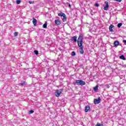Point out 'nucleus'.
<instances>
[{
  "label": "nucleus",
  "mask_w": 126,
  "mask_h": 126,
  "mask_svg": "<svg viewBox=\"0 0 126 126\" xmlns=\"http://www.w3.org/2000/svg\"><path fill=\"white\" fill-rule=\"evenodd\" d=\"M113 45H114V47H118V46H119V45H120V42H119V41L116 40L114 41Z\"/></svg>",
  "instance_id": "obj_8"
},
{
  "label": "nucleus",
  "mask_w": 126,
  "mask_h": 126,
  "mask_svg": "<svg viewBox=\"0 0 126 126\" xmlns=\"http://www.w3.org/2000/svg\"><path fill=\"white\" fill-rule=\"evenodd\" d=\"M68 4L69 7L70 8V7H71V5H70V4H68Z\"/></svg>",
  "instance_id": "obj_29"
},
{
  "label": "nucleus",
  "mask_w": 126,
  "mask_h": 126,
  "mask_svg": "<svg viewBox=\"0 0 126 126\" xmlns=\"http://www.w3.org/2000/svg\"><path fill=\"white\" fill-rule=\"evenodd\" d=\"M32 19L33 24L34 25V26H36V25H37V20L34 18H33Z\"/></svg>",
  "instance_id": "obj_10"
},
{
  "label": "nucleus",
  "mask_w": 126,
  "mask_h": 126,
  "mask_svg": "<svg viewBox=\"0 0 126 126\" xmlns=\"http://www.w3.org/2000/svg\"><path fill=\"white\" fill-rule=\"evenodd\" d=\"M62 92H63V90H62V89L57 90L55 92V96H56V97H59V96L61 95V94H62Z\"/></svg>",
  "instance_id": "obj_4"
},
{
  "label": "nucleus",
  "mask_w": 126,
  "mask_h": 126,
  "mask_svg": "<svg viewBox=\"0 0 126 126\" xmlns=\"http://www.w3.org/2000/svg\"><path fill=\"white\" fill-rule=\"evenodd\" d=\"M29 3H30V4H31V3H34V1H29Z\"/></svg>",
  "instance_id": "obj_27"
},
{
  "label": "nucleus",
  "mask_w": 126,
  "mask_h": 126,
  "mask_svg": "<svg viewBox=\"0 0 126 126\" xmlns=\"http://www.w3.org/2000/svg\"><path fill=\"white\" fill-rule=\"evenodd\" d=\"M95 126H104L103 125V124H100V123H97V124L95 125Z\"/></svg>",
  "instance_id": "obj_19"
},
{
  "label": "nucleus",
  "mask_w": 126,
  "mask_h": 126,
  "mask_svg": "<svg viewBox=\"0 0 126 126\" xmlns=\"http://www.w3.org/2000/svg\"><path fill=\"white\" fill-rule=\"evenodd\" d=\"M115 0V1H118V2H121L122 1V0Z\"/></svg>",
  "instance_id": "obj_26"
},
{
  "label": "nucleus",
  "mask_w": 126,
  "mask_h": 126,
  "mask_svg": "<svg viewBox=\"0 0 126 126\" xmlns=\"http://www.w3.org/2000/svg\"><path fill=\"white\" fill-rule=\"evenodd\" d=\"M14 35L15 37H16V36H17L18 35V32H15L14 33Z\"/></svg>",
  "instance_id": "obj_23"
},
{
  "label": "nucleus",
  "mask_w": 126,
  "mask_h": 126,
  "mask_svg": "<svg viewBox=\"0 0 126 126\" xmlns=\"http://www.w3.org/2000/svg\"><path fill=\"white\" fill-rule=\"evenodd\" d=\"M95 6H96V7H98L99 6V4H98V3H95L94 4Z\"/></svg>",
  "instance_id": "obj_24"
},
{
  "label": "nucleus",
  "mask_w": 126,
  "mask_h": 126,
  "mask_svg": "<svg viewBox=\"0 0 126 126\" xmlns=\"http://www.w3.org/2000/svg\"><path fill=\"white\" fill-rule=\"evenodd\" d=\"M80 53L81 55H83L84 53V51H83V47H80Z\"/></svg>",
  "instance_id": "obj_13"
},
{
  "label": "nucleus",
  "mask_w": 126,
  "mask_h": 126,
  "mask_svg": "<svg viewBox=\"0 0 126 126\" xmlns=\"http://www.w3.org/2000/svg\"><path fill=\"white\" fill-rule=\"evenodd\" d=\"M120 59L123 60V61H126V57L124 55H121L120 56Z\"/></svg>",
  "instance_id": "obj_14"
},
{
  "label": "nucleus",
  "mask_w": 126,
  "mask_h": 126,
  "mask_svg": "<svg viewBox=\"0 0 126 126\" xmlns=\"http://www.w3.org/2000/svg\"><path fill=\"white\" fill-rule=\"evenodd\" d=\"M98 89V86H96L94 88V90L96 91Z\"/></svg>",
  "instance_id": "obj_20"
},
{
  "label": "nucleus",
  "mask_w": 126,
  "mask_h": 126,
  "mask_svg": "<svg viewBox=\"0 0 126 126\" xmlns=\"http://www.w3.org/2000/svg\"><path fill=\"white\" fill-rule=\"evenodd\" d=\"M113 28H114V25H111L109 28L110 32H114V30H113Z\"/></svg>",
  "instance_id": "obj_9"
},
{
  "label": "nucleus",
  "mask_w": 126,
  "mask_h": 126,
  "mask_svg": "<svg viewBox=\"0 0 126 126\" xmlns=\"http://www.w3.org/2000/svg\"><path fill=\"white\" fill-rule=\"evenodd\" d=\"M29 113H30V114H33V113H34V111H33V110H30V111H29Z\"/></svg>",
  "instance_id": "obj_25"
},
{
  "label": "nucleus",
  "mask_w": 126,
  "mask_h": 126,
  "mask_svg": "<svg viewBox=\"0 0 126 126\" xmlns=\"http://www.w3.org/2000/svg\"><path fill=\"white\" fill-rule=\"evenodd\" d=\"M123 43H126V40H123Z\"/></svg>",
  "instance_id": "obj_30"
},
{
  "label": "nucleus",
  "mask_w": 126,
  "mask_h": 126,
  "mask_svg": "<svg viewBox=\"0 0 126 126\" xmlns=\"http://www.w3.org/2000/svg\"><path fill=\"white\" fill-rule=\"evenodd\" d=\"M73 84L74 85H81V86H83V85H85L86 83L85 82H84L82 80H76L75 82L73 83Z\"/></svg>",
  "instance_id": "obj_2"
},
{
  "label": "nucleus",
  "mask_w": 126,
  "mask_h": 126,
  "mask_svg": "<svg viewBox=\"0 0 126 126\" xmlns=\"http://www.w3.org/2000/svg\"><path fill=\"white\" fill-rule=\"evenodd\" d=\"M94 104H99L101 102V98L100 97H98L97 99L95 98L94 100Z\"/></svg>",
  "instance_id": "obj_7"
},
{
  "label": "nucleus",
  "mask_w": 126,
  "mask_h": 126,
  "mask_svg": "<svg viewBox=\"0 0 126 126\" xmlns=\"http://www.w3.org/2000/svg\"><path fill=\"white\" fill-rule=\"evenodd\" d=\"M122 25H123V23H119V24L117 25V26H118V28H120L122 26Z\"/></svg>",
  "instance_id": "obj_16"
},
{
  "label": "nucleus",
  "mask_w": 126,
  "mask_h": 126,
  "mask_svg": "<svg viewBox=\"0 0 126 126\" xmlns=\"http://www.w3.org/2000/svg\"><path fill=\"white\" fill-rule=\"evenodd\" d=\"M19 85H21V86H24V85H26V83L25 82H23V83H20Z\"/></svg>",
  "instance_id": "obj_15"
},
{
  "label": "nucleus",
  "mask_w": 126,
  "mask_h": 126,
  "mask_svg": "<svg viewBox=\"0 0 126 126\" xmlns=\"http://www.w3.org/2000/svg\"><path fill=\"white\" fill-rule=\"evenodd\" d=\"M83 42V35L82 34H81L79 35L77 40V44H78V47H80V48L83 47V46L82 45Z\"/></svg>",
  "instance_id": "obj_1"
},
{
  "label": "nucleus",
  "mask_w": 126,
  "mask_h": 126,
  "mask_svg": "<svg viewBox=\"0 0 126 126\" xmlns=\"http://www.w3.org/2000/svg\"><path fill=\"white\" fill-rule=\"evenodd\" d=\"M104 3L105 4V6L104 7L103 9L104 10H108V9H109V2H108V1H105Z\"/></svg>",
  "instance_id": "obj_6"
},
{
  "label": "nucleus",
  "mask_w": 126,
  "mask_h": 126,
  "mask_svg": "<svg viewBox=\"0 0 126 126\" xmlns=\"http://www.w3.org/2000/svg\"><path fill=\"white\" fill-rule=\"evenodd\" d=\"M57 19H56L54 21L56 25H57V26H59V25H61V20H60V18L59 17H57Z\"/></svg>",
  "instance_id": "obj_5"
},
{
  "label": "nucleus",
  "mask_w": 126,
  "mask_h": 126,
  "mask_svg": "<svg viewBox=\"0 0 126 126\" xmlns=\"http://www.w3.org/2000/svg\"><path fill=\"white\" fill-rule=\"evenodd\" d=\"M58 16H61V17H63V18H62L63 22H65V21H66V16L65 15V14L61 12L58 14Z\"/></svg>",
  "instance_id": "obj_3"
},
{
  "label": "nucleus",
  "mask_w": 126,
  "mask_h": 126,
  "mask_svg": "<svg viewBox=\"0 0 126 126\" xmlns=\"http://www.w3.org/2000/svg\"><path fill=\"white\" fill-rule=\"evenodd\" d=\"M43 28H46L47 27V22H46V23L43 24Z\"/></svg>",
  "instance_id": "obj_21"
},
{
  "label": "nucleus",
  "mask_w": 126,
  "mask_h": 126,
  "mask_svg": "<svg viewBox=\"0 0 126 126\" xmlns=\"http://www.w3.org/2000/svg\"><path fill=\"white\" fill-rule=\"evenodd\" d=\"M90 110V107L89 106H86L85 109V112L86 113H87V112H88V111H89Z\"/></svg>",
  "instance_id": "obj_11"
},
{
  "label": "nucleus",
  "mask_w": 126,
  "mask_h": 126,
  "mask_svg": "<svg viewBox=\"0 0 126 126\" xmlns=\"http://www.w3.org/2000/svg\"><path fill=\"white\" fill-rule=\"evenodd\" d=\"M20 2H21V0H16L17 4H19V3H20Z\"/></svg>",
  "instance_id": "obj_18"
},
{
  "label": "nucleus",
  "mask_w": 126,
  "mask_h": 126,
  "mask_svg": "<svg viewBox=\"0 0 126 126\" xmlns=\"http://www.w3.org/2000/svg\"><path fill=\"white\" fill-rule=\"evenodd\" d=\"M34 53L35 55H38L39 54L38 52V51H37V50H34Z\"/></svg>",
  "instance_id": "obj_22"
},
{
  "label": "nucleus",
  "mask_w": 126,
  "mask_h": 126,
  "mask_svg": "<svg viewBox=\"0 0 126 126\" xmlns=\"http://www.w3.org/2000/svg\"><path fill=\"white\" fill-rule=\"evenodd\" d=\"M77 37L76 36H73L72 38V41H73L74 42H77Z\"/></svg>",
  "instance_id": "obj_12"
},
{
  "label": "nucleus",
  "mask_w": 126,
  "mask_h": 126,
  "mask_svg": "<svg viewBox=\"0 0 126 126\" xmlns=\"http://www.w3.org/2000/svg\"><path fill=\"white\" fill-rule=\"evenodd\" d=\"M106 87H107V88H110V85H106Z\"/></svg>",
  "instance_id": "obj_28"
},
{
  "label": "nucleus",
  "mask_w": 126,
  "mask_h": 126,
  "mask_svg": "<svg viewBox=\"0 0 126 126\" xmlns=\"http://www.w3.org/2000/svg\"><path fill=\"white\" fill-rule=\"evenodd\" d=\"M71 55L72 57H74V56H75V52L74 51H72Z\"/></svg>",
  "instance_id": "obj_17"
}]
</instances>
